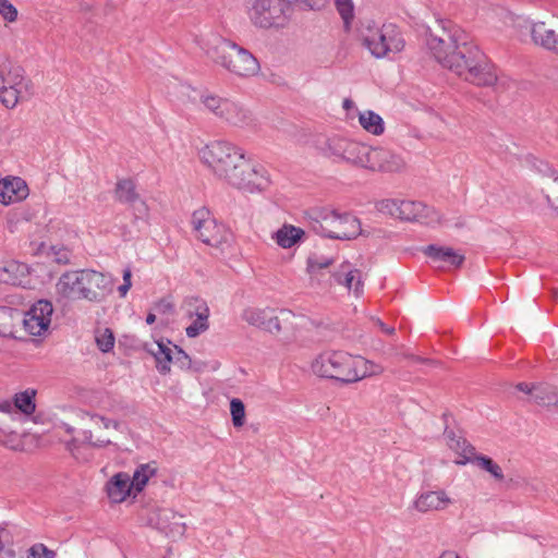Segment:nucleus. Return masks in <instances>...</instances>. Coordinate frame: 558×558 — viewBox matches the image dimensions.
Masks as SVG:
<instances>
[{"mask_svg": "<svg viewBox=\"0 0 558 558\" xmlns=\"http://www.w3.org/2000/svg\"><path fill=\"white\" fill-rule=\"evenodd\" d=\"M437 27L440 34L430 31L426 44L444 68L478 86H490L497 82L494 65L468 33L448 20L437 21Z\"/></svg>", "mask_w": 558, "mask_h": 558, "instance_id": "obj_1", "label": "nucleus"}, {"mask_svg": "<svg viewBox=\"0 0 558 558\" xmlns=\"http://www.w3.org/2000/svg\"><path fill=\"white\" fill-rule=\"evenodd\" d=\"M201 161L222 183L247 192L266 191L270 184L268 171L251 162L245 151L227 141H213L199 149Z\"/></svg>", "mask_w": 558, "mask_h": 558, "instance_id": "obj_2", "label": "nucleus"}, {"mask_svg": "<svg viewBox=\"0 0 558 558\" xmlns=\"http://www.w3.org/2000/svg\"><path fill=\"white\" fill-rule=\"evenodd\" d=\"M195 41L215 64L238 77H253L260 71L259 62L253 53L216 33L196 37Z\"/></svg>", "mask_w": 558, "mask_h": 558, "instance_id": "obj_3", "label": "nucleus"}, {"mask_svg": "<svg viewBox=\"0 0 558 558\" xmlns=\"http://www.w3.org/2000/svg\"><path fill=\"white\" fill-rule=\"evenodd\" d=\"M313 372L324 378L352 384L365 377L379 375L384 368L362 356L343 351L324 352L312 363Z\"/></svg>", "mask_w": 558, "mask_h": 558, "instance_id": "obj_4", "label": "nucleus"}, {"mask_svg": "<svg viewBox=\"0 0 558 558\" xmlns=\"http://www.w3.org/2000/svg\"><path fill=\"white\" fill-rule=\"evenodd\" d=\"M58 295L66 300L102 302L113 290V280L102 272L82 269L62 274L56 284Z\"/></svg>", "mask_w": 558, "mask_h": 558, "instance_id": "obj_5", "label": "nucleus"}, {"mask_svg": "<svg viewBox=\"0 0 558 558\" xmlns=\"http://www.w3.org/2000/svg\"><path fill=\"white\" fill-rule=\"evenodd\" d=\"M312 228L323 236L336 240H352L362 233L360 220L349 213H339L329 207L313 209Z\"/></svg>", "mask_w": 558, "mask_h": 558, "instance_id": "obj_6", "label": "nucleus"}, {"mask_svg": "<svg viewBox=\"0 0 558 558\" xmlns=\"http://www.w3.org/2000/svg\"><path fill=\"white\" fill-rule=\"evenodd\" d=\"M245 12L257 28L281 29L289 25L294 9L291 0H248Z\"/></svg>", "mask_w": 558, "mask_h": 558, "instance_id": "obj_7", "label": "nucleus"}, {"mask_svg": "<svg viewBox=\"0 0 558 558\" xmlns=\"http://www.w3.org/2000/svg\"><path fill=\"white\" fill-rule=\"evenodd\" d=\"M34 94L31 80L25 76L24 69L0 57V101L13 109L20 101L29 99Z\"/></svg>", "mask_w": 558, "mask_h": 558, "instance_id": "obj_8", "label": "nucleus"}, {"mask_svg": "<svg viewBox=\"0 0 558 558\" xmlns=\"http://www.w3.org/2000/svg\"><path fill=\"white\" fill-rule=\"evenodd\" d=\"M361 39L376 58H384L391 52H400L404 48V39L399 28L392 23L377 26L374 22H369L363 25Z\"/></svg>", "mask_w": 558, "mask_h": 558, "instance_id": "obj_9", "label": "nucleus"}, {"mask_svg": "<svg viewBox=\"0 0 558 558\" xmlns=\"http://www.w3.org/2000/svg\"><path fill=\"white\" fill-rule=\"evenodd\" d=\"M199 100L208 112L230 126L244 129L254 124L253 113L239 101L211 93L202 94Z\"/></svg>", "mask_w": 558, "mask_h": 558, "instance_id": "obj_10", "label": "nucleus"}, {"mask_svg": "<svg viewBox=\"0 0 558 558\" xmlns=\"http://www.w3.org/2000/svg\"><path fill=\"white\" fill-rule=\"evenodd\" d=\"M191 223L196 236L206 245L222 248L231 241L232 234L229 229L218 222L205 207L193 213Z\"/></svg>", "mask_w": 558, "mask_h": 558, "instance_id": "obj_11", "label": "nucleus"}, {"mask_svg": "<svg viewBox=\"0 0 558 558\" xmlns=\"http://www.w3.org/2000/svg\"><path fill=\"white\" fill-rule=\"evenodd\" d=\"M367 145L341 136H332L320 147L323 155L335 162H345L362 168L367 154Z\"/></svg>", "mask_w": 558, "mask_h": 558, "instance_id": "obj_12", "label": "nucleus"}, {"mask_svg": "<svg viewBox=\"0 0 558 558\" xmlns=\"http://www.w3.org/2000/svg\"><path fill=\"white\" fill-rule=\"evenodd\" d=\"M405 166L402 157L384 147H367L363 169L378 172H399Z\"/></svg>", "mask_w": 558, "mask_h": 558, "instance_id": "obj_13", "label": "nucleus"}, {"mask_svg": "<svg viewBox=\"0 0 558 558\" xmlns=\"http://www.w3.org/2000/svg\"><path fill=\"white\" fill-rule=\"evenodd\" d=\"M53 306L48 300H39L22 315V324L25 330L32 336H41L48 330Z\"/></svg>", "mask_w": 558, "mask_h": 558, "instance_id": "obj_14", "label": "nucleus"}, {"mask_svg": "<svg viewBox=\"0 0 558 558\" xmlns=\"http://www.w3.org/2000/svg\"><path fill=\"white\" fill-rule=\"evenodd\" d=\"M398 206V218L402 220L416 221L426 226H434L440 222L439 214L421 202L401 201Z\"/></svg>", "mask_w": 558, "mask_h": 558, "instance_id": "obj_15", "label": "nucleus"}, {"mask_svg": "<svg viewBox=\"0 0 558 558\" xmlns=\"http://www.w3.org/2000/svg\"><path fill=\"white\" fill-rule=\"evenodd\" d=\"M28 193L26 182L19 177H8L0 184V202L3 205L21 202L28 196Z\"/></svg>", "mask_w": 558, "mask_h": 558, "instance_id": "obj_16", "label": "nucleus"}, {"mask_svg": "<svg viewBox=\"0 0 558 558\" xmlns=\"http://www.w3.org/2000/svg\"><path fill=\"white\" fill-rule=\"evenodd\" d=\"M242 319L248 325L269 331L280 329L279 319L271 308L248 307L243 311Z\"/></svg>", "mask_w": 558, "mask_h": 558, "instance_id": "obj_17", "label": "nucleus"}, {"mask_svg": "<svg viewBox=\"0 0 558 558\" xmlns=\"http://www.w3.org/2000/svg\"><path fill=\"white\" fill-rule=\"evenodd\" d=\"M451 504V499L445 490H428L421 493L413 502V507L418 512L444 510Z\"/></svg>", "mask_w": 558, "mask_h": 558, "instance_id": "obj_18", "label": "nucleus"}, {"mask_svg": "<svg viewBox=\"0 0 558 558\" xmlns=\"http://www.w3.org/2000/svg\"><path fill=\"white\" fill-rule=\"evenodd\" d=\"M133 490L131 476L124 472L114 474L106 484L109 499L117 504L124 501Z\"/></svg>", "mask_w": 558, "mask_h": 558, "instance_id": "obj_19", "label": "nucleus"}, {"mask_svg": "<svg viewBox=\"0 0 558 558\" xmlns=\"http://www.w3.org/2000/svg\"><path fill=\"white\" fill-rule=\"evenodd\" d=\"M181 519V514L168 508L159 509L156 513L157 527L167 535L182 536L185 533V524Z\"/></svg>", "mask_w": 558, "mask_h": 558, "instance_id": "obj_20", "label": "nucleus"}, {"mask_svg": "<svg viewBox=\"0 0 558 558\" xmlns=\"http://www.w3.org/2000/svg\"><path fill=\"white\" fill-rule=\"evenodd\" d=\"M532 41L555 54H558V34L546 26L544 22H536L531 25Z\"/></svg>", "mask_w": 558, "mask_h": 558, "instance_id": "obj_21", "label": "nucleus"}, {"mask_svg": "<svg viewBox=\"0 0 558 558\" xmlns=\"http://www.w3.org/2000/svg\"><path fill=\"white\" fill-rule=\"evenodd\" d=\"M422 251L434 262L445 263L453 267H460L464 262V255L451 247L430 244L425 246Z\"/></svg>", "mask_w": 558, "mask_h": 558, "instance_id": "obj_22", "label": "nucleus"}, {"mask_svg": "<svg viewBox=\"0 0 558 558\" xmlns=\"http://www.w3.org/2000/svg\"><path fill=\"white\" fill-rule=\"evenodd\" d=\"M332 277L336 282L344 286L349 291H353L359 296L363 291V282L361 279V271L352 268L349 263H343L338 271Z\"/></svg>", "mask_w": 558, "mask_h": 558, "instance_id": "obj_23", "label": "nucleus"}, {"mask_svg": "<svg viewBox=\"0 0 558 558\" xmlns=\"http://www.w3.org/2000/svg\"><path fill=\"white\" fill-rule=\"evenodd\" d=\"M22 322V313L15 308L0 307V337L17 338L16 327Z\"/></svg>", "mask_w": 558, "mask_h": 558, "instance_id": "obj_24", "label": "nucleus"}, {"mask_svg": "<svg viewBox=\"0 0 558 558\" xmlns=\"http://www.w3.org/2000/svg\"><path fill=\"white\" fill-rule=\"evenodd\" d=\"M15 418L0 417V445L16 450L22 447L20 433L13 427Z\"/></svg>", "mask_w": 558, "mask_h": 558, "instance_id": "obj_25", "label": "nucleus"}, {"mask_svg": "<svg viewBox=\"0 0 558 558\" xmlns=\"http://www.w3.org/2000/svg\"><path fill=\"white\" fill-rule=\"evenodd\" d=\"M303 235L304 231L301 228L284 223L271 238L280 247L290 248L298 243Z\"/></svg>", "mask_w": 558, "mask_h": 558, "instance_id": "obj_26", "label": "nucleus"}, {"mask_svg": "<svg viewBox=\"0 0 558 558\" xmlns=\"http://www.w3.org/2000/svg\"><path fill=\"white\" fill-rule=\"evenodd\" d=\"M157 471L158 465L156 461H150L137 465L133 473V476L131 477L134 492L141 493L147 485L148 481L157 474Z\"/></svg>", "mask_w": 558, "mask_h": 558, "instance_id": "obj_27", "label": "nucleus"}, {"mask_svg": "<svg viewBox=\"0 0 558 558\" xmlns=\"http://www.w3.org/2000/svg\"><path fill=\"white\" fill-rule=\"evenodd\" d=\"M448 439V446L451 450L457 452L463 458L461 461H457L458 464H466L471 461L474 456L475 448L461 436H457L453 432H446Z\"/></svg>", "mask_w": 558, "mask_h": 558, "instance_id": "obj_28", "label": "nucleus"}, {"mask_svg": "<svg viewBox=\"0 0 558 558\" xmlns=\"http://www.w3.org/2000/svg\"><path fill=\"white\" fill-rule=\"evenodd\" d=\"M359 122L365 131L373 135H381L385 131L383 118L372 110L360 112Z\"/></svg>", "mask_w": 558, "mask_h": 558, "instance_id": "obj_29", "label": "nucleus"}, {"mask_svg": "<svg viewBox=\"0 0 558 558\" xmlns=\"http://www.w3.org/2000/svg\"><path fill=\"white\" fill-rule=\"evenodd\" d=\"M156 360V367L160 374L170 372V363L173 361V350L162 342L156 343V349L150 350Z\"/></svg>", "mask_w": 558, "mask_h": 558, "instance_id": "obj_30", "label": "nucleus"}, {"mask_svg": "<svg viewBox=\"0 0 558 558\" xmlns=\"http://www.w3.org/2000/svg\"><path fill=\"white\" fill-rule=\"evenodd\" d=\"M186 317L193 319L194 317H209V307L201 298L189 296L183 301L182 305Z\"/></svg>", "mask_w": 558, "mask_h": 558, "instance_id": "obj_31", "label": "nucleus"}, {"mask_svg": "<svg viewBox=\"0 0 558 558\" xmlns=\"http://www.w3.org/2000/svg\"><path fill=\"white\" fill-rule=\"evenodd\" d=\"M114 194L117 201L128 205L140 196L135 183L130 179L119 180L116 184Z\"/></svg>", "mask_w": 558, "mask_h": 558, "instance_id": "obj_32", "label": "nucleus"}, {"mask_svg": "<svg viewBox=\"0 0 558 558\" xmlns=\"http://www.w3.org/2000/svg\"><path fill=\"white\" fill-rule=\"evenodd\" d=\"M35 397L36 391L34 389H27L19 392L14 397L13 408H16L26 415H31L36 410Z\"/></svg>", "mask_w": 558, "mask_h": 558, "instance_id": "obj_33", "label": "nucleus"}, {"mask_svg": "<svg viewBox=\"0 0 558 558\" xmlns=\"http://www.w3.org/2000/svg\"><path fill=\"white\" fill-rule=\"evenodd\" d=\"M470 462L475 463L482 470L488 472L495 480H504V473L501 468L489 457L474 453Z\"/></svg>", "mask_w": 558, "mask_h": 558, "instance_id": "obj_34", "label": "nucleus"}, {"mask_svg": "<svg viewBox=\"0 0 558 558\" xmlns=\"http://www.w3.org/2000/svg\"><path fill=\"white\" fill-rule=\"evenodd\" d=\"M24 269V266L15 262H11L5 266L0 267V282L7 284H20L21 280L17 272Z\"/></svg>", "mask_w": 558, "mask_h": 558, "instance_id": "obj_35", "label": "nucleus"}, {"mask_svg": "<svg viewBox=\"0 0 558 558\" xmlns=\"http://www.w3.org/2000/svg\"><path fill=\"white\" fill-rule=\"evenodd\" d=\"M532 399L539 405L549 407L551 404H558L556 392L547 387L537 386V388H534Z\"/></svg>", "mask_w": 558, "mask_h": 558, "instance_id": "obj_36", "label": "nucleus"}, {"mask_svg": "<svg viewBox=\"0 0 558 558\" xmlns=\"http://www.w3.org/2000/svg\"><path fill=\"white\" fill-rule=\"evenodd\" d=\"M345 27H349L354 19V4L352 0H333Z\"/></svg>", "mask_w": 558, "mask_h": 558, "instance_id": "obj_37", "label": "nucleus"}, {"mask_svg": "<svg viewBox=\"0 0 558 558\" xmlns=\"http://www.w3.org/2000/svg\"><path fill=\"white\" fill-rule=\"evenodd\" d=\"M230 412L234 427H242L245 423V407L240 399H232L230 402Z\"/></svg>", "mask_w": 558, "mask_h": 558, "instance_id": "obj_38", "label": "nucleus"}, {"mask_svg": "<svg viewBox=\"0 0 558 558\" xmlns=\"http://www.w3.org/2000/svg\"><path fill=\"white\" fill-rule=\"evenodd\" d=\"M95 339L97 347L101 352L107 353L114 347V336L108 328L97 331Z\"/></svg>", "mask_w": 558, "mask_h": 558, "instance_id": "obj_39", "label": "nucleus"}, {"mask_svg": "<svg viewBox=\"0 0 558 558\" xmlns=\"http://www.w3.org/2000/svg\"><path fill=\"white\" fill-rule=\"evenodd\" d=\"M209 317H194L190 326L185 328V333L189 338H196L209 328Z\"/></svg>", "mask_w": 558, "mask_h": 558, "instance_id": "obj_40", "label": "nucleus"}, {"mask_svg": "<svg viewBox=\"0 0 558 558\" xmlns=\"http://www.w3.org/2000/svg\"><path fill=\"white\" fill-rule=\"evenodd\" d=\"M50 255L52 260L59 265H68L71 262L72 253L64 246H51Z\"/></svg>", "mask_w": 558, "mask_h": 558, "instance_id": "obj_41", "label": "nucleus"}, {"mask_svg": "<svg viewBox=\"0 0 558 558\" xmlns=\"http://www.w3.org/2000/svg\"><path fill=\"white\" fill-rule=\"evenodd\" d=\"M83 415L88 416L95 424L101 423L102 427L106 429L113 428L119 430L121 427V422L108 418L97 413L84 412Z\"/></svg>", "mask_w": 558, "mask_h": 558, "instance_id": "obj_42", "label": "nucleus"}, {"mask_svg": "<svg viewBox=\"0 0 558 558\" xmlns=\"http://www.w3.org/2000/svg\"><path fill=\"white\" fill-rule=\"evenodd\" d=\"M0 15L7 22H14L17 19V9L8 0H0Z\"/></svg>", "mask_w": 558, "mask_h": 558, "instance_id": "obj_43", "label": "nucleus"}, {"mask_svg": "<svg viewBox=\"0 0 558 558\" xmlns=\"http://www.w3.org/2000/svg\"><path fill=\"white\" fill-rule=\"evenodd\" d=\"M129 206L132 209L135 219H146L148 217V206L140 196L130 203Z\"/></svg>", "mask_w": 558, "mask_h": 558, "instance_id": "obj_44", "label": "nucleus"}, {"mask_svg": "<svg viewBox=\"0 0 558 558\" xmlns=\"http://www.w3.org/2000/svg\"><path fill=\"white\" fill-rule=\"evenodd\" d=\"M401 203V201H397V199H384L381 201L377 208L379 211L384 213V214H388L390 216H393V217H399V204Z\"/></svg>", "mask_w": 558, "mask_h": 558, "instance_id": "obj_45", "label": "nucleus"}, {"mask_svg": "<svg viewBox=\"0 0 558 558\" xmlns=\"http://www.w3.org/2000/svg\"><path fill=\"white\" fill-rule=\"evenodd\" d=\"M54 553L49 550L43 544L34 545L31 548V557L29 558H53Z\"/></svg>", "mask_w": 558, "mask_h": 558, "instance_id": "obj_46", "label": "nucleus"}, {"mask_svg": "<svg viewBox=\"0 0 558 558\" xmlns=\"http://www.w3.org/2000/svg\"><path fill=\"white\" fill-rule=\"evenodd\" d=\"M11 416L16 418L17 413L14 411L13 403L9 400H0V417Z\"/></svg>", "mask_w": 558, "mask_h": 558, "instance_id": "obj_47", "label": "nucleus"}, {"mask_svg": "<svg viewBox=\"0 0 558 558\" xmlns=\"http://www.w3.org/2000/svg\"><path fill=\"white\" fill-rule=\"evenodd\" d=\"M173 361L179 363L182 367L189 366L191 363L190 356L177 345L173 347Z\"/></svg>", "mask_w": 558, "mask_h": 558, "instance_id": "obj_48", "label": "nucleus"}, {"mask_svg": "<svg viewBox=\"0 0 558 558\" xmlns=\"http://www.w3.org/2000/svg\"><path fill=\"white\" fill-rule=\"evenodd\" d=\"M332 264V259L328 257H322V258H310L308 259V267L312 270L316 269H324L327 268Z\"/></svg>", "mask_w": 558, "mask_h": 558, "instance_id": "obj_49", "label": "nucleus"}, {"mask_svg": "<svg viewBox=\"0 0 558 558\" xmlns=\"http://www.w3.org/2000/svg\"><path fill=\"white\" fill-rule=\"evenodd\" d=\"M84 437H85V440L94 446V447H97V448H104L108 445L111 444V441L109 439H98L96 441H93V433L90 430H85L84 432Z\"/></svg>", "mask_w": 558, "mask_h": 558, "instance_id": "obj_50", "label": "nucleus"}, {"mask_svg": "<svg viewBox=\"0 0 558 558\" xmlns=\"http://www.w3.org/2000/svg\"><path fill=\"white\" fill-rule=\"evenodd\" d=\"M156 311L160 314L173 313L174 306L171 301L163 299L156 304Z\"/></svg>", "mask_w": 558, "mask_h": 558, "instance_id": "obj_51", "label": "nucleus"}, {"mask_svg": "<svg viewBox=\"0 0 558 558\" xmlns=\"http://www.w3.org/2000/svg\"><path fill=\"white\" fill-rule=\"evenodd\" d=\"M295 1L304 3L311 10H319L325 4V0H295Z\"/></svg>", "mask_w": 558, "mask_h": 558, "instance_id": "obj_52", "label": "nucleus"}, {"mask_svg": "<svg viewBox=\"0 0 558 558\" xmlns=\"http://www.w3.org/2000/svg\"><path fill=\"white\" fill-rule=\"evenodd\" d=\"M56 429L59 433L64 432V433H66L69 435H72L74 433V430H75L73 426H71V425H69L66 423H63V422H61L60 424H57L56 425Z\"/></svg>", "mask_w": 558, "mask_h": 558, "instance_id": "obj_53", "label": "nucleus"}, {"mask_svg": "<svg viewBox=\"0 0 558 558\" xmlns=\"http://www.w3.org/2000/svg\"><path fill=\"white\" fill-rule=\"evenodd\" d=\"M517 388L520 390V391H523L525 393H529L531 395V397H533V392H534V388H537L536 386H533L531 387L529 384L526 383H520L518 384Z\"/></svg>", "mask_w": 558, "mask_h": 558, "instance_id": "obj_54", "label": "nucleus"}, {"mask_svg": "<svg viewBox=\"0 0 558 558\" xmlns=\"http://www.w3.org/2000/svg\"><path fill=\"white\" fill-rule=\"evenodd\" d=\"M376 325L380 328V330L387 335H393L395 328L388 327L385 323H383L380 319H376Z\"/></svg>", "mask_w": 558, "mask_h": 558, "instance_id": "obj_55", "label": "nucleus"}, {"mask_svg": "<svg viewBox=\"0 0 558 558\" xmlns=\"http://www.w3.org/2000/svg\"><path fill=\"white\" fill-rule=\"evenodd\" d=\"M403 356L407 357V359H410L414 363H426V362H428L426 359H423L421 356H416V355H413V354H404Z\"/></svg>", "mask_w": 558, "mask_h": 558, "instance_id": "obj_56", "label": "nucleus"}, {"mask_svg": "<svg viewBox=\"0 0 558 558\" xmlns=\"http://www.w3.org/2000/svg\"><path fill=\"white\" fill-rule=\"evenodd\" d=\"M131 277H132L131 269L130 268H125L123 270V283H128V284L132 286Z\"/></svg>", "mask_w": 558, "mask_h": 558, "instance_id": "obj_57", "label": "nucleus"}, {"mask_svg": "<svg viewBox=\"0 0 558 558\" xmlns=\"http://www.w3.org/2000/svg\"><path fill=\"white\" fill-rule=\"evenodd\" d=\"M131 284H128V283H122L119 288H118V291L120 293V295L123 298L126 295L128 291L131 289Z\"/></svg>", "mask_w": 558, "mask_h": 558, "instance_id": "obj_58", "label": "nucleus"}, {"mask_svg": "<svg viewBox=\"0 0 558 558\" xmlns=\"http://www.w3.org/2000/svg\"><path fill=\"white\" fill-rule=\"evenodd\" d=\"M439 558H460L454 551H445Z\"/></svg>", "mask_w": 558, "mask_h": 558, "instance_id": "obj_59", "label": "nucleus"}, {"mask_svg": "<svg viewBox=\"0 0 558 558\" xmlns=\"http://www.w3.org/2000/svg\"><path fill=\"white\" fill-rule=\"evenodd\" d=\"M353 107H354V102H353L351 99L345 98V99L343 100V108H344L345 110H349V109H351V108H353Z\"/></svg>", "mask_w": 558, "mask_h": 558, "instance_id": "obj_60", "label": "nucleus"}, {"mask_svg": "<svg viewBox=\"0 0 558 558\" xmlns=\"http://www.w3.org/2000/svg\"><path fill=\"white\" fill-rule=\"evenodd\" d=\"M5 534H7L5 530L0 527V551L4 547L3 537H4Z\"/></svg>", "mask_w": 558, "mask_h": 558, "instance_id": "obj_61", "label": "nucleus"}, {"mask_svg": "<svg viewBox=\"0 0 558 558\" xmlns=\"http://www.w3.org/2000/svg\"><path fill=\"white\" fill-rule=\"evenodd\" d=\"M155 320H156V315H155V314L149 313V314L146 316V323H147L148 325L154 324V323H155Z\"/></svg>", "mask_w": 558, "mask_h": 558, "instance_id": "obj_62", "label": "nucleus"}, {"mask_svg": "<svg viewBox=\"0 0 558 558\" xmlns=\"http://www.w3.org/2000/svg\"><path fill=\"white\" fill-rule=\"evenodd\" d=\"M553 298L557 301L558 300V290L553 291Z\"/></svg>", "mask_w": 558, "mask_h": 558, "instance_id": "obj_63", "label": "nucleus"}, {"mask_svg": "<svg viewBox=\"0 0 558 558\" xmlns=\"http://www.w3.org/2000/svg\"><path fill=\"white\" fill-rule=\"evenodd\" d=\"M3 78H7V73L1 74Z\"/></svg>", "mask_w": 558, "mask_h": 558, "instance_id": "obj_64", "label": "nucleus"}]
</instances>
